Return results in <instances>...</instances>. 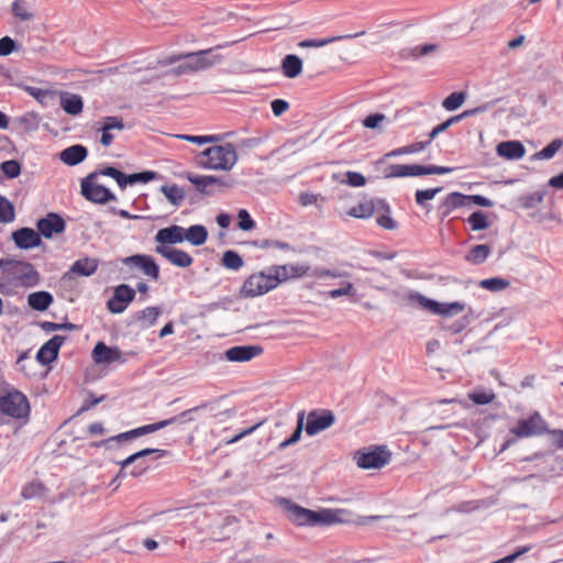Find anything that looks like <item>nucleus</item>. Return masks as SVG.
<instances>
[{"instance_id": "nucleus-19", "label": "nucleus", "mask_w": 563, "mask_h": 563, "mask_svg": "<svg viewBox=\"0 0 563 563\" xmlns=\"http://www.w3.org/2000/svg\"><path fill=\"white\" fill-rule=\"evenodd\" d=\"M155 252L173 265L181 268L189 267L194 262L192 257L187 252L172 246H155Z\"/></svg>"}, {"instance_id": "nucleus-64", "label": "nucleus", "mask_w": 563, "mask_h": 563, "mask_svg": "<svg viewBox=\"0 0 563 563\" xmlns=\"http://www.w3.org/2000/svg\"><path fill=\"white\" fill-rule=\"evenodd\" d=\"M547 433L551 438V443L555 448L563 450V430H560V429L548 430Z\"/></svg>"}, {"instance_id": "nucleus-21", "label": "nucleus", "mask_w": 563, "mask_h": 563, "mask_svg": "<svg viewBox=\"0 0 563 563\" xmlns=\"http://www.w3.org/2000/svg\"><path fill=\"white\" fill-rule=\"evenodd\" d=\"M123 130L124 123L121 118L106 117L102 126L99 129L101 132L100 143L103 146H109L115 137V132H122Z\"/></svg>"}, {"instance_id": "nucleus-10", "label": "nucleus", "mask_w": 563, "mask_h": 563, "mask_svg": "<svg viewBox=\"0 0 563 563\" xmlns=\"http://www.w3.org/2000/svg\"><path fill=\"white\" fill-rule=\"evenodd\" d=\"M99 174L92 173L88 175L81 181V194L82 196L95 203H107L108 201H114L115 196L102 184L98 181Z\"/></svg>"}, {"instance_id": "nucleus-48", "label": "nucleus", "mask_w": 563, "mask_h": 563, "mask_svg": "<svg viewBox=\"0 0 563 563\" xmlns=\"http://www.w3.org/2000/svg\"><path fill=\"white\" fill-rule=\"evenodd\" d=\"M14 220L13 205L3 196H0V222L10 223Z\"/></svg>"}, {"instance_id": "nucleus-12", "label": "nucleus", "mask_w": 563, "mask_h": 563, "mask_svg": "<svg viewBox=\"0 0 563 563\" xmlns=\"http://www.w3.org/2000/svg\"><path fill=\"white\" fill-rule=\"evenodd\" d=\"M178 419H179L178 417H174V418H170V419H167V420H163V421H159V422H156V423L146 424V426H143V427H140V428H136V429H133V430L120 433L118 435L111 437V438H109L106 441L96 443L95 445L96 446H101V445H108L109 443H111L113 441L122 442V441L132 440V439L142 437V435H145V434L158 431V430H161V429H163V428H165V427L176 422Z\"/></svg>"}, {"instance_id": "nucleus-38", "label": "nucleus", "mask_w": 563, "mask_h": 563, "mask_svg": "<svg viewBox=\"0 0 563 563\" xmlns=\"http://www.w3.org/2000/svg\"><path fill=\"white\" fill-rule=\"evenodd\" d=\"M161 191L174 207H179L185 199L184 189L175 184L163 185Z\"/></svg>"}, {"instance_id": "nucleus-29", "label": "nucleus", "mask_w": 563, "mask_h": 563, "mask_svg": "<svg viewBox=\"0 0 563 563\" xmlns=\"http://www.w3.org/2000/svg\"><path fill=\"white\" fill-rule=\"evenodd\" d=\"M378 523L382 529L394 530L398 529L399 520L391 516H365L360 517L355 523L358 526H369L372 523Z\"/></svg>"}, {"instance_id": "nucleus-37", "label": "nucleus", "mask_w": 563, "mask_h": 563, "mask_svg": "<svg viewBox=\"0 0 563 563\" xmlns=\"http://www.w3.org/2000/svg\"><path fill=\"white\" fill-rule=\"evenodd\" d=\"M478 111V109L473 110H466L463 113L452 117L444 121L443 123L437 125L432 129V131L429 133V139L426 142H429V144L442 132L446 131L453 123L460 121L462 118H466L470 115L475 114Z\"/></svg>"}, {"instance_id": "nucleus-33", "label": "nucleus", "mask_w": 563, "mask_h": 563, "mask_svg": "<svg viewBox=\"0 0 563 563\" xmlns=\"http://www.w3.org/2000/svg\"><path fill=\"white\" fill-rule=\"evenodd\" d=\"M187 179L194 184L197 189L199 191H201L202 194H207V195H210L211 191L208 190L209 187L211 186H222L224 185V183L222 181L221 178L217 177V176H209V175H206V176H200V175H188L187 176Z\"/></svg>"}, {"instance_id": "nucleus-47", "label": "nucleus", "mask_w": 563, "mask_h": 563, "mask_svg": "<svg viewBox=\"0 0 563 563\" xmlns=\"http://www.w3.org/2000/svg\"><path fill=\"white\" fill-rule=\"evenodd\" d=\"M303 427H305V413L301 411L298 413L297 427H296L294 433L291 434V437L289 439L283 441L279 444V448L285 449L289 445L297 443L300 440Z\"/></svg>"}, {"instance_id": "nucleus-28", "label": "nucleus", "mask_w": 563, "mask_h": 563, "mask_svg": "<svg viewBox=\"0 0 563 563\" xmlns=\"http://www.w3.org/2000/svg\"><path fill=\"white\" fill-rule=\"evenodd\" d=\"M98 268V260L91 257H85L76 261L70 271L65 275V278H69L73 274L81 275V276H90Z\"/></svg>"}, {"instance_id": "nucleus-11", "label": "nucleus", "mask_w": 563, "mask_h": 563, "mask_svg": "<svg viewBox=\"0 0 563 563\" xmlns=\"http://www.w3.org/2000/svg\"><path fill=\"white\" fill-rule=\"evenodd\" d=\"M181 58L187 59V68L191 71H200L212 67L220 63L221 56L213 53V49H205L197 53L186 55H174L169 58V63H175Z\"/></svg>"}, {"instance_id": "nucleus-56", "label": "nucleus", "mask_w": 563, "mask_h": 563, "mask_svg": "<svg viewBox=\"0 0 563 563\" xmlns=\"http://www.w3.org/2000/svg\"><path fill=\"white\" fill-rule=\"evenodd\" d=\"M468 398L475 405H487L493 400V394H489L482 389H475L468 394Z\"/></svg>"}, {"instance_id": "nucleus-46", "label": "nucleus", "mask_w": 563, "mask_h": 563, "mask_svg": "<svg viewBox=\"0 0 563 563\" xmlns=\"http://www.w3.org/2000/svg\"><path fill=\"white\" fill-rule=\"evenodd\" d=\"M222 265L228 269L238 271L243 266V260L235 251H227L222 256Z\"/></svg>"}, {"instance_id": "nucleus-41", "label": "nucleus", "mask_w": 563, "mask_h": 563, "mask_svg": "<svg viewBox=\"0 0 563 563\" xmlns=\"http://www.w3.org/2000/svg\"><path fill=\"white\" fill-rule=\"evenodd\" d=\"M357 36V34H355ZM354 37V35H339V36H331L325 38H311V40H305L298 43V46L301 48H318L323 47L325 45H329L331 43H334L336 41H341L343 38H350Z\"/></svg>"}, {"instance_id": "nucleus-15", "label": "nucleus", "mask_w": 563, "mask_h": 563, "mask_svg": "<svg viewBox=\"0 0 563 563\" xmlns=\"http://www.w3.org/2000/svg\"><path fill=\"white\" fill-rule=\"evenodd\" d=\"M334 423V416L331 411H311L307 416L305 430L308 435L317 433L330 428Z\"/></svg>"}, {"instance_id": "nucleus-31", "label": "nucleus", "mask_w": 563, "mask_h": 563, "mask_svg": "<svg viewBox=\"0 0 563 563\" xmlns=\"http://www.w3.org/2000/svg\"><path fill=\"white\" fill-rule=\"evenodd\" d=\"M184 241H187L194 246H200L205 244L208 239V231L201 224H195L189 227L188 229L184 228Z\"/></svg>"}, {"instance_id": "nucleus-34", "label": "nucleus", "mask_w": 563, "mask_h": 563, "mask_svg": "<svg viewBox=\"0 0 563 563\" xmlns=\"http://www.w3.org/2000/svg\"><path fill=\"white\" fill-rule=\"evenodd\" d=\"M462 207H472L470 201V196L452 192L446 196L444 201L442 202V208L444 209V214H449L453 209L462 208Z\"/></svg>"}, {"instance_id": "nucleus-13", "label": "nucleus", "mask_w": 563, "mask_h": 563, "mask_svg": "<svg viewBox=\"0 0 563 563\" xmlns=\"http://www.w3.org/2000/svg\"><path fill=\"white\" fill-rule=\"evenodd\" d=\"M135 298V290L129 285L121 284L114 288L113 296L108 300V309L112 313H122Z\"/></svg>"}, {"instance_id": "nucleus-61", "label": "nucleus", "mask_w": 563, "mask_h": 563, "mask_svg": "<svg viewBox=\"0 0 563 563\" xmlns=\"http://www.w3.org/2000/svg\"><path fill=\"white\" fill-rule=\"evenodd\" d=\"M345 180H342L341 183L347 184L352 187H362L366 184V178L356 172H346L345 173Z\"/></svg>"}, {"instance_id": "nucleus-3", "label": "nucleus", "mask_w": 563, "mask_h": 563, "mask_svg": "<svg viewBox=\"0 0 563 563\" xmlns=\"http://www.w3.org/2000/svg\"><path fill=\"white\" fill-rule=\"evenodd\" d=\"M207 158L203 166L213 170L229 172L238 161V153L232 144L216 145L201 153Z\"/></svg>"}, {"instance_id": "nucleus-60", "label": "nucleus", "mask_w": 563, "mask_h": 563, "mask_svg": "<svg viewBox=\"0 0 563 563\" xmlns=\"http://www.w3.org/2000/svg\"><path fill=\"white\" fill-rule=\"evenodd\" d=\"M298 201L301 206L308 207V206L318 205L319 201H323V198L320 195L309 192V191H303V192L299 194Z\"/></svg>"}, {"instance_id": "nucleus-40", "label": "nucleus", "mask_w": 563, "mask_h": 563, "mask_svg": "<svg viewBox=\"0 0 563 563\" xmlns=\"http://www.w3.org/2000/svg\"><path fill=\"white\" fill-rule=\"evenodd\" d=\"M489 254L490 247L486 244H479L471 249V251L465 256V260L473 265H478L486 261Z\"/></svg>"}, {"instance_id": "nucleus-24", "label": "nucleus", "mask_w": 563, "mask_h": 563, "mask_svg": "<svg viewBox=\"0 0 563 563\" xmlns=\"http://www.w3.org/2000/svg\"><path fill=\"white\" fill-rule=\"evenodd\" d=\"M64 229V220L55 213H51L37 222V230L45 238H52L54 234L63 232Z\"/></svg>"}, {"instance_id": "nucleus-50", "label": "nucleus", "mask_w": 563, "mask_h": 563, "mask_svg": "<svg viewBox=\"0 0 563 563\" xmlns=\"http://www.w3.org/2000/svg\"><path fill=\"white\" fill-rule=\"evenodd\" d=\"M12 13L22 21H30L34 14L29 10L27 4L23 0H15L12 3Z\"/></svg>"}, {"instance_id": "nucleus-26", "label": "nucleus", "mask_w": 563, "mask_h": 563, "mask_svg": "<svg viewBox=\"0 0 563 563\" xmlns=\"http://www.w3.org/2000/svg\"><path fill=\"white\" fill-rule=\"evenodd\" d=\"M496 152L508 161H518L525 156L526 148L519 141H505L497 145Z\"/></svg>"}, {"instance_id": "nucleus-44", "label": "nucleus", "mask_w": 563, "mask_h": 563, "mask_svg": "<svg viewBox=\"0 0 563 563\" xmlns=\"http://www.w3.org/2000/svg\"><path fill=\"white\" fill-rule=\"evenodd\" d=\"M562 145L563 142L560 139H555L551 143H549L544 148L533 154L531 156V159H550L558 153Z\"/></svg>"}, {"instance_id": "nucleus-32", "label": "nucleus", "mask_w": 563, "mask_h": 563, "mask_svg": "<svg viewBox=\"0 0 563 563\" xmlns=\"http://www.w3.org/2000/svg\"><path fill=\"white\" fill-rule=\"evenodd\" d=\"M161 313L162 310L159 307H147L137 311L134 314V320L140 324L141 328L146 329L153 327L156 323Z\"/></svg>"}, {"instance_id": "nucleus-57", "label": "nucleus", "mask_w": 563, "mask_h": 563, "mask_svg": "<svg viewBox=\"0 0 563 563\" xmlns=\"http://www.w3.org/2000/svg\"><path fill=\"white\" fill-rule=\"evenodd\" d=\"M328 295L332 299L339 298L341 296L354 297L356 295V289L352 283H345L343 287L330 290Z\"/></svg>"}, {"instance_id": "nucleus-9", "label": "nucleus", "mask_w": 563, "mask_h": 563, "mask_svg": "<svg viewBox=\"0 0 563 563\" xmlns=\"http://www.w3.org/2000/svg\"><path fill=\"white\" fill-rule=\"evenodd\" d=\"M547 424L545 421L542 419V417L536 412L528 419H522L518 421L517 427H515L511 432L512 437L503 444L500 451H505L510 443L516 441V437H531V435H539L544 432H547Z\"/></svg>"}, {"instance_id": "nucleus-62", "label": "nucleus", "mask_w": 563, "mask_h": 563, "mask_svg": "<svg viewBox=\"0 0 563 563\" xmlns=\"http://www.w3.org/2000/svg\"><path fill=\"white\" fill-rule=\"evenodd\" d=\"M239 218V228L243 231L253 230L255 227V222L251 219L249 212L245 209H241L238 213Z\"/></svg>"}, {"instance_id": "nucleus-27", "label": "nucleus", "mask_w": 563, "mask_h": 563, "mask_svg": "<svg viewBox=\"0 0 563 563\" xmlns=\"http://www.w3.org/2000/svg\"><path fill=\"white\" fill-rule=\"evenodd\" d=\"M153 453H157L158 456H163L165 454V451L158 450V449H144L134 454H131L125 460L120 462L121 468H120L119 473L117 474V476L113 478V482H118L119 479L124 478L128 475V473L125 471L126 467H129L130 465H133L140 459H143Z\"/></svg>"}, {"instance_id": "nucleus-58", "label": "nucleus", "mask_w": 563, "mask_h": 563, "mask_svg": "<svg viewBox=\"0 0 563 563\" xmlns=\"http://www.w3.org/2000/svg\"><path fill=\"white\" fill-rule=\"evenodd\" d=\"M442 188H431L424 190L416 191V202L420 206H423L427 201L432 200L438 192H440Z\"/></svg>"}, {"instance_id": "nucleus-42", "label": "nucleus", "mask_w": 563, "mask_h": 563, "mask_svg": "<svg viewBox=\"0 0 563 563\" xmlns=\"http://www.w3.org/2000/svg\"><path fill=\"white\" fill-rule=\"evenodd\" d=\"M176 137L180 140H185L198 145L203 144H210V143H218L224 140V135L222 134H213V135H187V134H179L176 135Z\"/></svg>"}, {"instance_id": "nucleus-45", "label": "nucleus", "mask_w": 563, "mask_h": 563, "mask_svg": "<svg viewBox=\"0 0 563 563\" xmlns=\"http://www.w3.org/2000/svg\"><path fill=\"white\" fill-rule=\"evenodd\" d=\"M26 91L41 104L47 106L57 95L55 90H45L36 87H26Z\"/></svg>"}, {"instance_id": "nucleus-4", "label": "nucleus", "mask_w": 563, "mask_h": 563, "mask_svg": "<svg viewBox=\"0 0 563 563\" xmlns=\"http://www.w3.org/2000/svg\"><path fill=\"white\" fill-rule=\"evenodd\" d=\"M0 268L18 286L29 288L40 283L38 273L29 263L0 260Z\"/></svg>"}, {"instance_id": "nucleus-5", "label": "nucleus", "mask_w": 563, "mask_h": 563, "mask_svg": "<svg viewBox=\"0 0 563 563\" xmlns=\"http://www.w3.org/2000/svg\"><path fill=\"white\" fill-rule=\"evenodd\" d=\"M404 298L410 302H417L422 309L427 311L443 317H453L462 313L465 310V303L463 302H439L427 298L426 296L413 290L407 291L404 295Z\"/></svg>"}, {"instance_id": "nucleus-7", "label": "nucleus", "mask_w": 563, "mask_h": 563, "mask_svg": "<svg viewBox=\"0 0 563 563\" xmlns=\"http://www.w3.org/2000/svg\"><path fill=\"white\" fill-rule=\"evenodd\" d=\"M0 412L15 419L27 418L30 413L27 398L18 390L0 396Z\"/></svg>"}, {"instance_id": "nucleus-6", "label": "nucleus", "mask_w": 563, "mask_h": 563, "mask_svg": "<svg viewBox=\"0 0 563 563\" xmlns=\"http://www.w3.org/2000/svg\"><path fill=\"white\" fill-rule=\"evenodd\" d=\"M453 170L451 167H444V166H422V165H401V164H394L390 165L386 169L385 177L386 178H394V177H416V176H422V175H443L449 174Z\"/></svg>"}, {"instance_id": "nucleus-22", "label": "nucleus", "mask_w": 563, "mask_h": 563, "mask_svg": "<svg viewBox=\"0 0 563 563\" xmlns=\"http://www.w3.org/2000/svg\"><path fill=\"white\" fill-rule=\"evenodd\" d=\"M12 240L16 247L29 250L41 244L40 234L31 228H22L12 233Z\"/></svg>"}, {"instance_id": "nucleus-1", "label": "nucleus", "mask_w": 563, "mask_h": 563, "mask_svg": "<svg viewBox=\"0 0 563 563\" xmlns=\"http://www.w3.org/2000/svg\"><path fill=\"white\" fill-rule=\"evenodd\" d=\"M288 516L298 526H332L353 522V514L347 509L310 510L298 505L288 508Z\"/></svg>"}, {"instance_id": "nucleus-49", "label": "nucleus", "mask_w": 563, "mask_h": 563, "mask_svg": "<svg viewBox=\"0 0 563 563\" xmlns=\"http://www.w3.org/2000/svg\"><path fill=\"white\" fill-rule=\"evenodd\" d=\"M466 95L464 92H452L443 100L442 106L448 111H454L464 103Z\"/></svg>"}, {"instance_id": "nucleus-30", "label": "nucleus", "mask_w": 563, "mask_h": 563, "mask_svg": "<svg viewBox=\"0 0 563 563\" xmlns=\"http://www.w3.org/2000/svg\"><path fill=\"white\" fill-rule=\"evenodd\" d=\"M87 156V150L82 145H73L60 152V161L68 165L74 166L82 162Z\"/></svg>"}, {"instance_id": "nucleus-43", "label": "nucleus", "mask_w": 563, "mask_h": 563, "mask_svg": "<svg viewBox=\"0 0 563 563\" xmlns=\"http://www.w3.org/2000/svg\"><path fill=\"white\" fill-rule=\"evenodd\" d=\"M388 118L384 113H373L367 115L363 121L362 124L366 129L376 130L378 132H382L384 129V125L388 123Z\"/></svg>"}, {"instance_id": "nucleus-54", "label": "nucleus", "mask_w": 563, "mask_h": 563, "mask_svg": "<svg viewBox=\"0 0 563 563\" xmlns=\"http://www.w3.org/2000/svg\"><path fill=\"white\" fill-rule=\"evenodd\" d=\"M19 123L25 131H35L40 125V117L35 113H26L19 118Z\"/></svg>"}, {"instance_id": "nucleus-53", "label": "nucleus", "mask_w": 563, "mask_h": 563, "mask_svg": "<svg viewBox=\"0 0 563 563\" xmlns=\"http://www.w3.org/2000/svg\"><path fill=\"white\" fill-rule=\"evenodd\" d=\"M467 221L471 224L472 230L474 231L486 229L489 224L487 221V217L481 211L473 212L468 217Z\"/></svg>"}, {"instance_id": "nucleus-39", "label": "nucleus", "mask_w": 563, "mask_h": 563, "mask_svg": "<svg viewBox=\"0 0 563 563\" xmlns=\"http://www.w3.org/2000/svg\"><path fill=\"white\" fill-rule=\"evenodd\" d=\"M376 203L373 200H363L349 210V216L358 219H367L373 216Z\"/></svg>"}, {"instance_id": "nucleus-52", "label": "nucleus", "mask_w": 563, "mask_h": 563, "mask_svg": "<svg viewBox=\"0 0 563 563\" xmlns=\"http://www.w3.org/2000/svg\"><path fill=\"white\" fill-rule=\"evenodd\" d=\"M428 145H429V142H426V141L424 142H416L410 145L394 150V151L389 152L386 156L391 157V156H398V155H402V154L418 153V152L423 151Z\"/></svg>"}, {"instance_id": "nucleus-20", "label": "nucleus", "mask_w": 563, "mask_h": 563, "mask_svg": "<svg viewBox=\"0 0 563 563\" xmlns=\"http://www.w3.org/2000/svg\"><path fill=\"white\" fill-rule=\"evenodd\" d=\"M184 228L180 225H170L157 231L155 235L156 246H172L184 242Z\"/></svg>"}, {"instance_id": "nucleus-16", "label": "nucleus", "mask_w": 563, "mask_h": 563, "mask_svg": "<svg viewBox=\"0 0 563 563\" xmlns=\"http://www.w3.org/2000/svg\"><path fill=\"white\" fill-rule=\"evenodd\" d=\"M278 284L288 279H297L302 276H310L311 267L305 263L285 264L272 266Z\"/></svg>"}, {"instance_id": "nucleus-25", "label": "nucleus", "mask_w": 563, "mask_h": 563, "mask_svg": "<svg viewBox=\"0 0 563 563\" xmlns=\"http://www.w3.org/2000/svg\"><path fill=\"white\" fill-rule=\"evenodd\" d=\"M60 108L70 115H78L84 108L82 99L79 95L69 91H57Z\"/></svg>"}, {"instance_id": "nucleus-51", "label": "nucleus", "mask_w": 563, "mask_h": 563, "mask_svg": "<svg viewBox=\"0 0 563 563\" xmlns=\"http://www.w3.org/2000/svg\"><path fill=\"white\" fill-rule=\"evenodd\" d=\"M544 192L543 191H534L522 196L519 199L520 206L525 209H532L538 207L543 201Z\"/></svg>"}, {"instance_id": "nucleus-8", "label": "nucleus", "mask_w": 563, "mask_h": 563, "mask_svg": "<svg viewBox=\"0 0 563 563\" xmlns=\"http://www.w3.org/2000/svg\"><path fill=\"white\" fill-rule=\"evenodd\" d=\"M391 454L385 446H375L369 450H360L354 454L353 460L363 470H377L387 465Z\"/></svg>"}, {"instance_id": "nucleus-36", "label": "nucleus", "mask_w": 563, "mask_h": 563, "mask_svg": "<svg viewBox=\"0 0 563 563\" xmlns=\"http://www.w3.org/2000/svg\"><path fill=\"white\" fill-rule=\"evenodd\" d=\"M53 302V296L47 291H35L29 295L27 303L37 311H45Z\"/></svg>"}, {"instance_id": "nucleus-18", "label": "nucleus", "mask_w": 563, "mask_h": 563, "mask_svg": "<svg viewBox=\"0 0 563 563\" xmlns=\"http://www.w3.org/2000/svg\"><path fill=\"white\" fill-rule=\"evenodd\" d=\"M92 358L96 364L124 363L119 347H110L103 342H98L92 350Z\"/></svg>"}, {"instance_id": "nucleus-59", "label": "nucleus", "mask_w": 563, "mask_h": 563, "mask_svg": "<svg viewBox=\"0 0 563 563\" xmlns=\"http://www.w3.org/2000/svg\"><path fill=\"white\" fill-rule=\"evenodd\" d=\"M156 176L157 174L155 172H142L128 175V181L130 185H134L136 183H148L155 179Z\"/></svg>"}, {"instance_id": "nucleus-23", "label": "nucleus", "mask_w": 563, "mask_h": 563, "mask_svg": "<svg viewBox=\"0 0 563 563\" xmlns=\"http://www.w3.org/2000/svg\"><path fill=\"white\" fill-rule=\"evenodd\" d=\"M65 338L60 335H54L51 340H48L37 352L36 358L43 364H49L54 360H56L58 355V351L60 345L63 344Z\"/></svg>"}, {"instance_id": "nucleus-2", "label": "nucleus", "mask_w": 563, "mask_h": 563, "mask_svg": "<svg viewBox=\"0 0 563 563\" xmlns=\"http://www.w3.org/2000/svg\"><path fill=\"white\" fill-rule=\"evenodd\" d=\"M278 280L273 267L266 272H258L250 275L243 283L240 295L243 298H255L267 294L278 286Z\"/></svg>"}, {"instance_id": "nucleus-17", "label": "nucleus", "mask_w": 563, "mask_h": 563, "mask_svg": "<svg viewBox=\"0 0 563 563\" xmlns=\"http://www.w3.org/2000/svg\"><path fill=\"white\" fill-rule=\"evenodd\" d=\"M263 353L261 345H238L228 349L224 356L229 362L244 363L260 356Z\"/></svg>"}, {"instance_id": "nucleus-14", "label": "nucleus", "mask_w": 563, "mask_h": 563, "mask_svg": "<svg viewBox=\"0 0 563 563\" xmlns=\"http://www.w3.org/2000/svg\"><path fill=\"white\" fill-rule=\"evenodd\" d=\"M123 265L131 267V268H137L143 272L144 275L153 278L158 279L159 277V267L153 260V257L148 255L143 254H136L132 256L124 257L122 260Z\"/></svg>"}, {"instance_id": "nucleus-55", "label": "nucleus", "mask_w": 563, "mask_h": 563, "mask_svg": "<svg viewBox=\"0 0 563 563\" xmlns=\"http://www.w3.org/2000/svg\"><path fill=\"white\" fill-rule=\"evenodd\" d=\"M1 170L8 178H15L21 173V166L16 161L10 159L1 164Z\"/></svg>"}, {"instance_id": "nucleus-63", "label": "nucleus", "mask_w": 563, "mask_h": 563, "mask_svg": "<svg viewBox=\"0 0 563 563\" xmlns=\"http://www.w3.org/2000/svg\"><path fill=\"white\" fill-rule=\"evenodd\" d=\"M18 49L16 43L9 36L0 38V56H8Z\"/></svg>"}, {"instance_id": "nucleus-35", "label": "nucleus", "mask_w": 563, "mask_h": 563, "mask_svg": "<svg viewBox=\"0 0 563 563\" xmlns=\"http://www.w3.org/2000/svg\"><path fill=\"white\" fill-rule=\"evenodd\" d=\"M282 70L287 78H296L302 71V60L297 55H286L282 62Z\"/></svg>"}]
</instances>
